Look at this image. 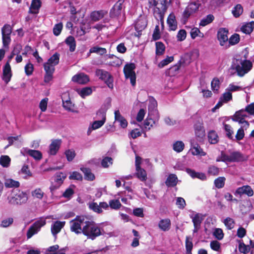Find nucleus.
<instances>
[{"mask_svg": "<svg viewBox=\"0 0 254 254\" xmlns=\"http://www.w3.org/2000/svg\"><path fill=\"white\" fill-rule=\"evenodd\" d=\"M82 234L88 238L94 240L100 235H104L105 233L94 221L86 218L85 225L82 228Z\"/></svg>", "mask_w": 254, "mask_h": 254, "instance_id": "obj_1", "label": "nucleus"}, {"mask_svg": "<svg viewBox=\"0 0 254 254\" xmlns=\"http://www.w3.org/2000/svg\"><path fill=\"white\" fill-rule=\"evenodd\" d=\"M253 67V64L248 60L236 59L233 62L231 68L235 69L240 77L244 76L248 73Z\"/></svg>", "mask_w": 254, "mask_h": 254, "instance_id": "obj_2", "label": "nucleus"}, {"mask_svg": "<svg viewBox=\"0 0 254 254\" xmlns=\"http://www.w3.org/2000/svg\"><path fill=\"white\" fill-rule=\"evenodd\" d=\"M149 7L154 6L153 15L165 14L168 8L167 0H151Z\"/></svg>", "mask_w": 254, "mask_h": 254, "instance_id": "obj_3", "label": "nucleus"}, {"mask_svg": "<svg viewBox=\"0 0 254 254\" xmlns=\"http://www.w3.org/2000/svg\"><path fill=\"white\" fill-rule=\"evenodd\" d=\"M8 202L12 205H21L25 203L28 200V196L26 193L20 190H18L14 194V195L8 197Z\"/></svg>", "mask_w": 254, "mask_h": 254, "instance_id": "obj_4", "label": "nucleus"}, {"mask_svg": "<svg viewBox=\"0 0 254 254\" xmlns=\"http://www.w3.org/2000/svg\"><path fill=\"white\" fill-rule=\"evenodd\" d=\"M200 5L201 3L198 0L189 3L183 13V18L185 23L188 21V18L192 13L196 12L198 10Z\"/></svg>", "mask_w": 254, "mask_h": 254, "instance_id": "obj_5", "label": "nucleus"}, {"mask_svg": "<svg viewBox=\"0 0 254 254\" xmlns=\"http://www.w3.org/2000/svg\"><path fill=\"white\" fill-rule=\"evenodd\" d=\"M135 64L134 63L126 64L124 67V73L126 78H129L131 84L134 86L136 84V74L134 71Z\"/></svg>", "mask_w": 254, "mask_h": 254, "instance_id": "obj_6", "label": "nucleus"}, {"mask_svg": "<svg viewBox=\"0 0 254 254\" xmlns=\"http://www.w3.org/2000/svg\"><path fill=\"white\" fill-rule=\"evenodd\" d=\"M86 217L83 216H77L72 222L70 230L76 234L82 233V228L85 225Z\"/></svg>", "mask_w": 254, "mask_h": 254, "instance_id": "obj_7", "label": "nucleus"}, {"mask_svg": "<svg viewBox=\"0 0 254 254\" xmlns=\"http://www.w3.org/2000/svg\"><path fill=\"white\" fill-rule=\"evenodd\" d=\"M96 74L99 77L100 79L105 82L109 88L112 89L113 88L114 78L113 76L109 72L103 69H98L96 71Z\"/></svg>", "mask_w": 254, "mask_h": 254, "instance_id": "obj_8", "label": "nucleus"}, {"mask_svg": "<svg viewBox=\"0 0 254 254\" xmlns=\"http://www.w3.org/2000/svg\"><path fill=\"white\" fill-rule=\"evenodd\" d=\"M45 224V220H39L35 222L27 230L26 234L27 238L29 239L34 235L37 234L40 230L41 227Z\"/></svg>", "mask_w": 254, "mask_h": 254, "instance_id": "obj_9", "label": "nucleus"}, {"mask_svg": "<svg viewBox=\"0 0 254 254\" xmlns=\"http://www.w3.org/2000/svg\"><path fill=\"white\" fill-rule=\"evenodd\" d=\"M147 25V21L144 17L140 16L136 20L134 28L136 31L134 35L136 37H139L142 33V31L146 28Z\"/></svg>", "mask_w": 254, "mask_h": 254, "instance_id": "obj_10", "label": "nucleus"}, {"mask_svg": "<svg viewBox=\"0 0 254 254\" xmlns=\"http://www.w3.org/2000/svg\"><path fill=\"white\" fill-rule=\"evenodd\" d=\"M195 135L196 139L200 142L203 141L205 132L202 122H197L194 125Z\"/></svg>", "mask_w": 254, "mask_h": 254, "instance_id": "obj_11", "label": "nucleus"}, {"mask_svg": "<svg viewBox=\"0 0 254 254\" xmlns=\"http://www.w3.org/2000/svg\"><path fill=\"white\" fill-rule=\"evenodd\" d=\"M124 0H119L111 9L110 17L112 18H118L121 14L123 9Z\"/></svg>", "mask_w": 254, "mask_h": 254, "instance_id": "obj_12", "label": "nucleus"}, {"mask_svg": "<svg viewBox=\"0 0 254 254\" xmlns=\"http://www.w3.org/2000/svg\"><path fill=\"white\" fill-rule=\"evenodd\" d=\"M44 68L46 72L44 76V82L49 83L53 78V75L55 70V66L46 62L44 64Z\"/></svg>", "mask_w": 254, "mask_h": 254, "instance_id": "obj_13", "label": "nucleus"}, {"mask_svg": "<svg viewBox=\"0 0 254 254\" xmlns=\"http://www.w3.org/2000/svg\"><path fill=\"white\" fill-rule=\"evenodd\" d=\"M97 116L101 119L99 121H95L92 124V128L93 129H96L102 127L105 123L106 119V113L103 109H100L97 112Z\"/></svg>", "mask_w": 254, "mask_h": 254, "instance_id": "obj_14", "label": "nucleus"}, {"mask_svg": "<svg viewBox=\"0 0 254 254\" xmlns=\"http://www.w3.org/2000/svg\"><path fill=\"white\" fill-rule=\"evenodd\" d=\"M228 29L226 28H220L218 30L217 37L221 46H224L225 44L228 41Z\"/></svg>", "mask_w": 254, "mask_h": 254, "instance_id": "obj_15", "label": "nucleus"}, {"mask_svg": "<svg viewBox=\"0 0 254 254\" xmlns=\"http://www.w3.org/2000/svg\"><path fill=\"white\" fill-rule=\"evenodd\" d=\"M188 58H189V56L188 54L182 56L177 64L169 68V74H171V75H175L176 72L180 69L181 65H185L186 64V62Z\"/></svg>", "mask_w": 254, "mask_h": 254, "instance_id": "obj_16", "label": "nucleus"}, {"mask_svg": "<svg viewBox=\"0 0 254 254\" xmlns=\"http://www.w3.org/2000/svg\"><path fill=\"white\" fill-rule=\"evenodd\" d=\"M12 71L10 64L6 63L3 67L2 79L6 84H7L11 79Z\"/></svg>", "mask_w": 254, "mask_h": 254, "instance_id": "obj_17", "label": "nucleus"}, {"mask_svg": "<svg viewBox=\"0 0 254 254\" xmlns=\"http://www.w3.org/2000/svg\"><path fill=\"white\" fill-rule=\"evenodd\" d=\"M72 81L78 84H85L89 81V77L86 74L81 72L74 75L72 77Z\"/></svg>", "mask_w": 254, "mask_h": 254, "instance_id": "obj_18", "label": "nucleus"}, {"mask_svg": "<svg viewBox=\"0 0 254 254\" xmlns=\"http://www.w3.org/2000/svg\"><path fill=\"white\" fill-rule=\"evenodd\" d=\"M234 194L235 195L239 194L240 195L245 194L249 196H252L254 194V191L250 186L246 185L238 188Z\"/></svg>", "mask_w": 254, "mask_h": 254, "instance_id": "obj_19", "label": "nucleus"}, {"mask_svg": "<svg viewBox=\"0 0 254 254\" xmlns=\"http://www.w3.org/2000/svg\"><path fill=\"white\" fill-rule=\"evenodd\" d=\"M191 218H192V221L194 226L193 233H196L200 228L201 224L203 219V216L201 214L196 213L193 217H191Z\"/></svg>", "mask_w": 254, "mask_h": 254, "instance_id": "obj_20", "label": "nucleus"}, {"mask_svg": "<svg viewBox=\"0 0 254 254\" xmlns=\"http://www.w3.org/2000/svg\"><path fill=\"white\" fill-rule=\"evenodd\" d=\"M61 144V140L55 139L52 141L49 146V154L51 155H55L60 149Z\"/></svg>", "mask_w": 254, "mask_h": 254, "instance_id": "obj_21", "label": "nucleus"}, {"mask_svg": "<svg viewBox=\"0 0 254 254\" xmlns=\"http://www.w3.org/2000/svg\"><path fill=\"white\" fill-rule=\"evenodd\" d=\"M108 13V11L104 10L94 11L90 14V18L94 21H98L103 18Z\"/></svg>", "mask_w": 254, "mask_h": 254, "instance_id": "obj_22", "label": "nucleus"}, {"mask_svg": "<svg viewBox=\"0 0 254 254\" xmlns=\"http://www.w3.org/2000/svg\"><path fill=\"white\" fill-rule=\"evenodd\" d=\"M115 121L120 123V126L123 128L127 127L128 123L126 119L121 115L119 110L115 111Z\"/></svg>", "mask_w": 254, "mask_h": 254, "instance_id": "obj_23", "label": "nucleus"}, {"mask_svg": "<svg viewBox=\"0 0 254 254\" xmlns=\"http://www.w3.org/2000/svg\"><path fill=\"white\" fill-rule=\"evenodd\" d=\"M65 225L64 221H56L51 226V232L52 234L56 236L59 233Z\"/></svg>", "mask_w": 254, "mask_h": 254, "instance_id": "obj_24", "label": "nucleus"}, {"mask_svg": "<svg viewBox=\"0 0 254 254\" xmlns=\"http://www.w3.org/2000/svg\"><path fill=\"white\" fill-rule=\"evenodd\" d=\"M41 6L40 0H32L29 8V13L32 14H37Z\"/></svg>", "mask_w": 254, "mask_h": 254, "instance_id": "obj_25", "label": "nucleus"}, {"mask_svg": "<svg viewBox=\"0 0 254 254\" xmlns=\"http://www.w3.org/2000/svg\"><path fill=\"white\" fill-rule=\"evenodd\" d=\"M167 22L169 26V30L175 31L177 29V23L175 15L173 13H171L169 15Z\"/></svg>", "mask_w": 254, "mask_h": 254, "instance_id": "obj_26", "label": "nucleus"}, {"mask_svg": "<svg viewBox=\"0 0 254 254\" xmlns=\"http://www.w3.org/2000/svg\"><path fill=\"white\" fill-rule=\"evenodd\" d=\"M207 137L209 143L211 144H215L219 140L218 135L214 130H211L208 131Z\"/></svg>", "mask_w": 254, "mask_h": 254, "instance_id": "obj_27", "label": "nucleus"}, {"mask_svg": "<svg viewBox=\"0 0 254 254\" xmlns=\"http://www.w3.org/2000/svg\"><path fill=\"white\" fill-rule=\"evenodd\" d=\"M230 162L243 161L245 160L243 154L239 151L232 152L230 154Z\"/></svg>", "mask_w": 254, "mask_h": 254, "instance_id": "obj_28", "label": "nucleus"}, {"mask_svg": "<svg viewBox=\"0 0 254 254\" xmlns=\"http://www.w3.org/2000/svg\"><path fill=\"white\" fill-rule=\"evenodd\" d=\"M186 172L192 178H198L201 180H205L206 179L205 175L203 173H199L195 172L194 170L190 168L186 169Z\"/></svg>", "mask_w": 254, "mask_h": 254, "instance_id": "obj_29", "label": "nucleus"}, {"mask_svg": "<svg viewBox=\"0 0 254 254\" xmlns=\"http://www.w3.org/2000/svg\"><path fill=\"white\" fill-rule=\"evenodd\" d=\"M171 222L169 218L161 219L158 223L159 228L163 231H169L171 228Z\"/></svg>", "mask_w": 254, "mask_h": 254, "instance_id": "obj_30", "label": "nucleus"}, {"mask_svg": "<svg viewBox=\"0 0 254 254\" xmlns=\"http://www.w3.org/2000/svg\"><path fill=\"white\" fill-rule=\"evenodd\" d=\"M178 182V178L176 175L170 174L165 181V184L168 187H175Z\"/></svg>", "mask_w": 254, "mask_h": 254, "instance_id": "obj_31", "label": "nucleus"}, {"mask_svg": "<svg viewBox=\"0 0 254 254\" xmlns=\"http://www.w3.org/2000/svg\"><path fill=\"white\" fill-rule=\"evenodd\" d=\"M191 153L193 155H199L204 156L206 155V153L203 151L199 145L197 143L195 144L190 149Z\"/></svg>", "mask_w": 254, "mask_h": 254, "instance_id": "obj_32", "label": "nucleus"}, {"mask_svg": "<svg viewBox=\"0 0 254 254\" xmlns=\"http://www.w3.org/2000/svg\"><path fill=\"white\" fill-rule=\"evenodd\" d=\"M80 170L84 175V179L86 180L92 181L95 179L94 174L91 172V170L89 168L81 167Z\"/></svg>", "mask_w": 254, "mask_h": 254, "instance_id": "obj_33", "label": "nucleus"}, {"mask_svg": "<svg viewBox=\"0 0 254 254\" xmlns=\"http://www.w3.org/2000/svg\"><path fill=\"white\" fill-rule=\"evenodd\" d=\"M134 175L141 181L144 182L147 180V173L146 171L139 167V168H136V172Z\"/></svg>", "mask_w": 254, "mask_h": 254, "instance_id": "obj_34", "label": "nucleus"}, {"mask_svg": "<svg viewBox=\"0 0 254 254\" xmlns=\"http://www.w3.org/2000/svg\"><path fill=\"white\" fill-rule=\"evenodd\" d=\"M65 43L69 46V51L73 52L76 49V41L72 36H68L65 40Z\"/></svg>", "mask_w": 254, "mask_h": 254, "instance_id": "obj_35", "label": "nucleus"}, {"mask_svg": "<svg viewBox=\"0 0 254 254\" xmlns=\"http://www.w3.org/2000/svg\"><path fill=\"white\" fill-rule=\"evenodd\" d=\"M254 28V21H253L242 26L241 30L244 33L246 34H250L252 32Z\"/></svg>", "mask_w": 254, "mask_h": 254, "instance_id": "obj_36", "label": "nucleus"}, {"mask_svg": "<svg viewBox=\"0 0 254 254\" xmlns=\"http://www.w3.org/2000/svg\"><path fill=\"white\" fill-rule=\"evenodd\" d=\"M90 53H96L100 56L106 54L107 50L105 48L100 47L98 46H94L90 49Z\"/></svg>", "mask_w": 254, "mask_h": 254, "instance_id": "obj_37", "label": "nucleus"}, {"mask_svg": "<svg viewBox=\"0 0 254 254\" xmlns=\"http://www.w3.org/2000/svg\"><path fill=\"white\" fill-rule=\"evenodd\" d=\"M27 153L29 155L37 160H40L42 158V154L39 150L28 149Z\"/></svg>", "mask_w": 254, "mask_h": 254, "instance_id": "obj_38", "label": "nucleus"}, {"mask_svg": "<svg viewBox=\"0 0 254 254\" xmlns=\"http://www.w3.org/2000/svg\"><path fill=\"white\" fill-rule=\"evenodd\" d=\"M156 54L157 56H161L164 54L165 50V46L161 42H157L155 43Z\"/></svg>", "mask_w": 254, "mask_h": 254, "instance_id": "obj_39", "label": "nucleus"}, {"mask_svg": "<svg viewBox=\"0 0 254 254\" xmlns=\"http://www.w3.org/2000/svg\"><path fill=\"white\" fill-rule=\"evenodd\" d=\"M4 185L7 188H18L20 186V183L12 179H8L5 180Z\"/></svg>", "mask_w": 254, "mask_h": 254, "instance_id": "obj_40", "label": "nucleus"}, {"mask_svg": "<svg viewBox=\"0 0 254 254\" xmlns=\"http://www.w3.org/2000/svg\"><path fill=\"white\" fill-rule=\"evenodd\" d=\"M185 247L187 254H192L191 250L193 247L192 239L188 236L186 237Z\"/></svg>", "mask_w": 254, "mask_h": 254, "instance_id": "obj_41", "label": "nucleus"}, {"mask_svg": "<svg viewBox=\"0 0 254 254\" xmlns=\"http://www.w3.org/2000/svg\"><path fill=\"white\" fill-rule=\"evenodd\" d=\"M59 60L60 54L58 53H55L52 56H51L48 59L47 63L55 66L59 64Z\"/></svg>", "mask_w": 254, "mask_h": 254, "instance_id": "obj_42", "label": "nucleus"}, {"mask_svg": "<svg viewBox=\"0 0 254 254\" xmlns=\"http://www.w3.org/2000/svg\"><path fill=\"white\" fill-rule=\"evenodd\" d=\"M214 19V17L212 14H208L201 20L199 25L201 26H205L211 23Z\"/></svg>", "mask_w": 254, "mask_h": 254, "instance_id": "obj_43", "label": "nucleus"}, {"mask_svg": "<svg viewBox=\"0 0 254 254\" xmlns=\"http://www.w3.org/2000/svg\"><path fill=\"white\" fill-rule=\"evenodd\" d=\"M185 148V144L182 141H177L173 144V148L178 153L182 152Z\"/></svg>", "mask_w": 254, "mask_h": 254, "instance_id": "obj_44", "label": "nucleus"}, {"mask_svg": "<svg viewBox=\"0 0 254 254\" xmlns=\"http://www.w3.org/2000/svg\"><path fill=\"white\" fill-rule=\"evenodd\" d=\"M220 168L214 166L210 165L208 168L207 173L210 176H217L219 174Z\"/></svg>", "mask_w": 254, "mask_h": 254, "instance_id": "obj_45", "label": "nucleus"}, {"mask_svg": "<svg viewBox=\"0 0 254 254\" xmlns=\"http://www.w3.org/2000/svg\"><path fill=\"white\" fill-rule=\"evenodd\" d=\"M243 8L241 4H237L232 10V13L236 18L239 17L243 13Z\"/></svg>", "mask_w": 254, "mask_h": 254, "instance_id": "obj_46", "label": "nucleus"}, {"mask_svg": "<svg viewBox=\"0 0 254 254\" xmlns=\"http://www.w3.org/2000/svg\"><path fill=\"white\" fill-rule=\"evenodd\" d=\"M10 36H11V35H7L4 34L2 35V46H3V47L5 49L9 48V45L11 41Z\"/></svg>", "mask_w": 254, "mask_h": 254, "instance_id": "obj_47", "label": "nucleus"}, {"mask_svg": "<svg viewBox=\"0 0 254 254\" xmlns=\"http://www.w3.org/2000/svg\"><path fill=\"white\" fill-rule=\"evenodd\" d=\"M225 178L224 177H219L214 180L215 186L218 189H221L224 187L225 185Z\"/></svg>", "mask_w": 254, "mask_h": 254, "instance_id": "obj_48", "label": "nucleus"}, {"mask_svg": "<svg viewBox=\"0 0 254 254\" xmlns=\"http://www.w3.org/2000/svg\"><path fill=\"white\" fill-rule=\"evenodd\" d=\"M10 162V158L8 156L2 155L0 158V164L3 167H7L9 166Z\"/></svg>", "mask_w": 254, "mask_h": 254, "instance_id": "obj_49", "label": "nucleus"}, {"mask_svg": "<svg viewBox=\"0 0 254 254\" xmlns=\"http://www.w3.org/2000/svg\"><path fill=\"white\" fill-rule=\"evenodd\" d=\"M240 40V35L237 33H235L228 39L229 44L232 46L235 45L239 42Z\"/></svg>", "mask_w": 254, "mask_h": 254, "instance_id": "obj_50", "label": "nucleus"}, {"mask_svg": "<svg viewBox=\"0 0 254 254\" xmlns=\"http://www.w3.org/2000/svg\"><path fill=\"white\" fill-rule=\"evenodd\" d=\"M64 154L68 162L72 161L76 156L75 152L73 149H68L65 150Z\"/></svg>", "mask_w": 254, "mask_h": 254, "instance_id": "obj_51", "label": "nucleus"}, {"mask_svg": "<svg viewBox=\"0 0 254 254\" xmlns=\"http://www.w3.org/2000/svg\"><path fill=\"white\" fill-rule=\"evenodd\" d=\"M110 207L113 209L118 210L120 208L122 204L119 199H112L109 201Z\"/></svg>", "mask_w": 254, "mask_h": 254, "instance_id": "obj_52", "label": "nucleus"}, {"mask_svg": "<svg viewBox=\"0 0 254 254\" xmlns=\"http://www.w3.org/2000/svg\"><path fill=\"white\" fill-rule=\"evenodd\" d=\"M224 223L228 230H231L234 227L235 221L230 217H227L224 220Z\"/></svg>", "mask_w": 254, "mask_h": 254, "instance_id": "obj_53", "label": "nucleus"}, {"mask_svg": "<svg viewBox=\"0 0 254 254\" xmlns=\"http://www.w3.org/2000/svg\"><path fill=\"white\" fill-rule=\"evenodd\" d=\"M251 250L250 246L249 245H246L244 243H240L239 245V250L243 254H248Z\"/></svg>", "mask_w": 254, "mask_h": 254, "instance_id": "obj_54", "label": "nucleus"}, {"mask_svg": "<svg viewBox=\"0 0 254 254\" xmlns=\"http://www.w3.org/2000/svg\"><path fill=\"white\" fill-rule=\"evenodd\" d=\"M174 60L173 56H167V57L161 61L158 64V67L160 68H163L165 66L168 64L169 63L172 62Z\"/></svg>", "mask_w": 254, "mask_h": 254, "instance_id": "obj_55", "label": "nucleus"}, {"mask_svg": "<svg viewBox=\"0 0 254 254\" xmlns=\"http://www.w3.org/2000/svg\"><path fill=\"white\" fill-rule=\"evenodd\" d=\"M92 92L91 88L89 87H84L81 89L79 92V95L82 98L90 95Z\"/></svg>", "mask_w": 254, "mask_h": 254, "instance_id": "obj_56", "label": "nucleus"}, {"mask_svg": "<svg viewBox=\"0 0 254 254\" xmlns=\"http://www.w3.org/2000/svg\"><path fill=\"white\" fill-rule=\"evenodd\" d=\"M63 25L62 22H60L55 25L53 28V34L54 35L58 36H59L63 29Z\"/></svg>", "mask_w": 254, "mask_h": 254, "instance_id": "obj_57", "label": "nucleus"}, {"mask_svg": "<svg viewBox=\"0 0 254 254\" xmlns=\"http://www.w3.org/2000/svg\"><path fill=\"white\" fill-rule=\"evenodd\" d=\"M89 207L95 212L98 213H101L102 212V209L100 208L99 204L98 205L97 202H92L89 204Z\"/></svg>", "mask_w": 254, "mask_h": 254, "instance_id": "obj_58", "label": "nucleus"}, {"mask_svg": "<svg viewBox=\"0 0 254 254\" xmlns=\"http://www.w3.org/2000/svg\"><path fill=\"white\" fill-rule=\"evenodd\" d=\"M12 28L9 24H6L3 25L1 28V34L11 35L12 33Z\"/></svg>", "mask_w": 254, "mask_h": 254, "instance_id": "obj_59", "label": "nucleus"}, {"mask_svg": "<svg viewBox=\"0 0 254 254\" xmlns=\"http://www.w3.org/2000/svg\"><path fill=\"white\" fill-rule=\"evenodd\" d=\"M220 99L224 103H227L232 99V94L230 91L225 92L223 94L222 96L220 97Z\"/></svg>", "mask_w": 254, "mask_h": 254, "instance_id": "obj_60", "label": "nucleus"}, {"mask_svg": "<svg viewBox=\"0 0 254 254\" xmlns=\"http://www.w3.org/2000/svg\"><path fill=\"white\" fill-rule=\"evenodd\" d=\"M13 222V219L12 217H9L2 220L0 226L3 228H6L11 225Z\"/></svg>", "mask_w": 254, "mask_h": 254, "instance_id": "obj_61", "label": "nucleus"}, {"mask_svg": "<svg viewBox=\"0 0 254 254\" xmlns=\"http://www.w3.org/2000/svg\"><path fill=\"white\" fill-rule=\"evenodd\" d=\"M25 74L29 76L31 75L34 70L33 64L30 63L27 64L25 66Z\"/></svg>", "mask_w": 254, "mask_h": 254, "instance_id": "obj_62", "label": "nucleus"}, {"mask_svg": "<svg viewBox=\"0 0 254 254\" xmlns=\"http://www.w3.org/2000/svg\"><path fill=\"white\" fill-rule=\"evenodd\" d=\"M66 178V176L62 173H58L56 177L55 182L58 184L59 186L63 184L64 180Z\"/></svg>", "mask_w": 254, "mask_h": 254, "instance_id": "obj_63", "label": "nucleus"}, {"mask_svg": "<svg viewBox=\"0 0 254 254\" xmlns=\"http://www.w3.org/2000/svg\"><path fill=\"white\" fill-rule=\"evenodd\" d=\"M32 195L34 197L41 199L44 196V192L41 189L38 188L32 192Z\"/></svg>", "mask_w": 254, "mask_h": 254, "instance_id": "obj_64", "label": "nucleus"}]
</instances>
